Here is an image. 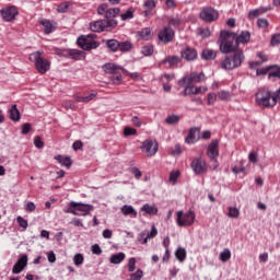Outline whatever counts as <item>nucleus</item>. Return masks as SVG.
<instances>
[{
  "label": "nucleus",
  "instance_id": "20e7f679",
  "mask_svg": "<svg viewBox=\"0 0 280 280\" xmlns=\"http://www.w3.org/2000/svg\"><path fill=\"white\" fill-rule=\"evenodd\" d=\"M31 62L35 63L38 73L45 74L46 71L51 69V61L43 58V51L37 50L30 55Z\"/></svg>",
  "mask_w": 280,
  "mask_h": 280
},
{
  "label": "nucleus",
  "instance_id": "9b49d317",
  "mask_svg": "<svg viewBox=\"0 0 280 280\" xmlns=\"http://www.w3.org/2000/svg\"><path fill=\"white\" fill-rule=\"evenodd\" d=\"M220 147V141L212 140L208 147L207 155L211 160V162L214 164V170L218 167V160L217 158L220 156V151H218V148Z\"/></svg>",
  "mask_w": 280,
  "mask_h": 280
},
{
  "label": "nucleus",
  "instance_id": "6e6552de",
  "mask_svg": "<svg viewBox=\"0 0 280 280\" xmlns=\"http://www.w3.org/2000/svg\"><path fill=\"white\" fill-rule=\"evenodd\" d=\"M77 45L81 47L84 51H91V49H97L100 47V43L93 40L91 35L88 36H80L77 39Z\"/></svg>",
  "mask_w": 280,
  "mask_h": 280
},
{
  "label": "nucleus",
  "instance_id": "f8f14e48",
  "mask_svg": "<svg viewBox=\"0 0 280 280\" xmlns=\"http://www.w3.org/2000/svg\"><path fill=\"white\" fill-rule=\"evenodd\" d=\"M218 11L211 7L203 8L200 12V19L206 23H213V21H218Z\"/></svg>",
  "mask_w": 280,
  "mask_h": 280
},
{
  "label": "nucleus",
  "instance_id": "79ce46f5",
  "mask_svg": "<svg viewBox=\"0 0 280 280\" xmlns=\"http://www.w3.org/2000/svg\"><path fill=\"white\" fill-rule=\"evenodd\" d=\"M180 23H183V20L178 16L168 18V25H171L172 27H179Z\"/></svg>",
  "mask_w": 280,
  "mask_h": 280
},
{
  "label": "nucleus",
  "instance_id": "473e14b6",
  "mask_svg": "<svg viewBox=\"0 0 280 280\" xmlns=\"http://www.w3.org/2000/svg\"><path fill=\"white\" fill-rule=\"evenodd\" d=\"M141 211H144V213H148L149 215H156V213H159V209H156V207L148 203L141 208Z\"/></svg>",
  "mask_w": 280,
  "mask_h": 280
},
{
  "label": "nucleus",
  "instance_id": "774afa93",
  "mask_svg": "<svg viewBox=\"0 0 280 280\" xmlns=\"http://www.w3.org/2000/svg\"><path fill=\"white\" fill-rule=\"evenodd\" d=\"M92 253L93 255H102V247L97 244L92 245Z\"/></svg>",
  "mask_w": 280,
  "mask_h": 280
},
{
  "label": "nucleus",
  "instance_id": "2eb2a0df",
  "mask_svg": "<svg viewBox=\"0 0 280 280\" xmlns=\"http://www.w3.org/2000/svg\"><path fill=\"white\" fill-rule=\"evenodd\" d=\"M202 80H205V73L203 72H192L190 73V75L188 77H184L183 80L179 82V84L182 86H185V84L189 85V84H194L198 83V82H202Z\"/></svg>",
  "mask_w": 280,
  "mask_h": 280
},
{
  "label": "nucleus",
  "instance_id": "f257e3e1",
  "mask_svg": "<svg viewBox=\"0 0 280 280\" xmlns=\"http://www.w3.org/2000/svg\"><path fill=\"white\" fill-rule=\"evenodd\" d=\"M280 102V90L272 93L268 90H260L256 93V104L259 108H272Z\"/></svg>",
  "mask_w": 280,
  "mask_h": 280
},
{
  "label": "nucleus",
  "instance_id": "de8ad7c7",
  "mask_svg": "<svg viewBox=\"0 0 280 280\" xmlns=\"http://www.w3.org/2000/svg\"><path fill=\"white\" fill-rule=\"evenodd\" d=\"M199 36L201 38H209V36H211V30H209V27L206 28H199Z\"/></svg>",
  "mask_w": 280,
  "mask_h": 280
},
{
  "label": "nucleus",
  "instance_id": "dca6fc26",
  "mask_svg": "<svg viewBox=\"0 0 280 280\" xmlns=\"http://www.w3.org/2000/svg\"><path fill=\"white\" fill-rule=\"evenodd\" d=\"M141 150L142 152H145L147 156H154V154L159 152V143L152 140H147L142 143Z\"/></svg>",
  "mask_w": 280,
  "mask_h": 280
},
{
  "label": "nucleus",
  "instance_id": "4d7b16f0",
  "mask_svg": "<svg viewBox=\"0 0 280 280\" xmlns=\"http://www.w3.org/2000/svg\"><path fill=\"white\" fill-rule=\"evenodd\" d=\"M62 106L66 108V110H73V108H75V103H73V101H65Z\"/></svg>",
  "mask_w": 280,
  "mask_h": 280
},
{
  "label": "nucleus",
  "instance_id": "49530a36",
  "mask_svg": "<svg viewBox=\"0 0 280 280\" xmlns=\"http://www.w3.org/2000/svg\"><path fill=\"white\" fill-rule=\"evenodd\" d=\"M73 264L74 266H82V264H84V256L82 254H77L73 257Z\"/></svg>",
  "mask_w": 280,
  "mask_h": 280
},
{
  "label": "nucleus",
  "instance_id": "5fc2aeb1",
  "mask_svg": "<svg viewBox=\"0 0 280 280\" xmlns=\"http://www.w3.org/2000/svg\"><path fill=\"white\" fill-rule=\"evenodd\" d=\"M171 154L173 156H180V154H183V148L180 147V144H176L175 148L172 150Z\"/></svg>",
  "mask_w": 280,
  "mask_h": 280
},
{
  "label": "nucleus",
  "instance_id": "6e6d98bb",
  "mask_svg": "<svg viewBox=\"0 0 280 280\" xmlns=\"http://www.w3.org/2000/svg\"><path fill=\"white\" fill-rule=\"evenodd\" d=\"M257 25H258V27L266 30V27H268L270 25V22H268V20H266V19H258Z\"/></svg>",
  "mask_w": 280,
  "mask_h": 280
},
{
  "label": "nucleus",
  "instance_id": "a19ab883",
  "mask_svg": "<svg viewBox=\"0 0 280 280\" xmlns=\"http://www.w3.org/2000/svg\"><path fill=\"white\" fill-rule=\"evenodd\" d=\"M180 121V116L178 115H171L165 119V122L170 126H174V124H178Z\"/></svg>",
  "mask_w": 280,
  "mask_h": 280
},
{
  "label": "nucleus",
  "instance_id": "603ef678",
  "mask_svg": "<svg viewBox=\"0 0 280 280\" xmlns=\"http://www.w3.org/2000/svg\"><path fill=\"white\" fill-rule=\"evenodd\" d=\"M131 280H141L143 279V270L138 269L135 273L130 276Z\"/></svg>",
  "mask_w": 280,
  "mask_h": 280
},
{
  "label": "nucleus",
  "instance_id": "412c9836",
  "mask_svg": "<svg viewBox=\"0 0 280 280\" xmlns=\"http://www.w3.org/2000/svg\"><path fill=\"white\" fill-rule=\"evenodd\" d=\"M198 135H200V128L198 127H192L190 128L188 136L186 137V143H196V141H198L199 137Z\"/></svg>",
  "mask_w": 280,
  "mask_h": 280
},
{
  "label": "nucleus",
  "instance_id": "bf43d9fd",
  "mask_svg": "<svg viewBox=\"0 0 280 280\" xmlns=\"http://www.w3.org/2000/svg\"><path fill=\"white\" fill-rule=\"evenodd\" d=\"M108 11V4H101L98 8H97V14L100 15H106V12Z\"/></svg>",
  "mask_w": 280,
  "mask_h": 280
},
{
  "label": "nucleus",
  "instance_id": "2f4dec72",
  "mask_svg": "<svg viewBox=\"0 0 280 280\" xmlns=\"http://www.w3.org/2000/svg\"><path fill=\"white\" fill-rule=\"evenodd\" d=\"M10 119L12 121H19L21 119V112H19L16 105H13L10 109Z\"/></svg>",
  "mask_w": 280,
  "mask_h": 280
},
{
  "label": "nucleus",
  "instance_id": "e2e57ef3",
  "mask_svg": "<svg viewBox=\"0 0 280 280\" xmlns=\"http://www.w3.org/2000/svg\"><path fill=\"white\" fill-rule=\"evenodd\" d=\"M16 222L22 229H27L28 226L27 220L23 219V217H18Z\"/></svg>",
  "mask_w": 280,
  "mask_h": 280
},
{
  "label": "nucleus",
  "instance_id": "4c0bfd02",
  "mask_svg": "<svg viewBox=\"0 0 280 280\" xmlns=\"http://www.w3.org/2000/svg\"><path fill=\"white\" fill-rule=\"evenodd\" d=\"M141 54L143 56H152L154 54V46L153 45H145L141 48Z\"/></svg>",
  "mask_w": 280,
  "mask_h": 280
},
{
  "label": "nucleus",
  "instance_id": "393cba45",
  "mask_svg": "<svg viewBox=\"0 0 280 280\" xmlns=\"http://www.w3.org/2000/svg\"><path fill=\"white\" fill-rule=\"evenodd\" d=\"M103 43H105L106 47L109 49V51H113V54H116V51H119V40L106 39V40H103Z\"/></svg>",
  "mask_w": 280,
  "mask_h": 280
},
{
  "label": "nucleus",
  "instance_id": "4be33fe9",
  "mask_svg": "<svg viewBox=\"0 0 280 280\" xmlns=\"http://www.w3.org/2000/svg\"><path fill=\"white\" fill-rule=\"evenodd\" d=\"M236 45H246L250 42V32L244 31L238 36L235 35Z\"/></svg>",
  "mask_w": 280,
  "mask_h": 280
},
{
  "label": "nucleus",
  "instance_id": "a18cd8bd",
  "mask_svg": "<svg viewBox=\"0 0 280 280\" xmlns=\"http://www.w3.org/2000/svg\"><path fill=\"white\" fill-rule=\"evenodd\" d=\"M218 100V94L217 93H209L207 96V102L209 106H213Z\"/></svg>",
  "mask_w": 280,
  "mask_h": 280
},
{
  "label": "nucleus",
  "instance_id": "69168bd1",
  "mask_svg": "<svg viewBox=\"0 0 280 280\" xmlns=\"http://www.w3.org/2000/svg\"><path fill=\"white\" fill-rule=\"evenodd\" d=\"M131 174H133V176H135V178H137V180H139V178H141L143 176V174L141 173V171L138 167H132Z\"/></svg>",
  "mask_w": 280,
  "mask_h": 280
},
{
  "label": "nucleus",
  "instance_id": "72a5a7b5",
  "mask_svg": "<svg viewBox=\"0 0 280 280\" xmlns=\"http://www.w3.org/2000/svg\"><path fill=\"white\" fill-rule=\"evenodd\" d=\"M175 257L180 262L185 261V259H187V250H185L183 247L177 248L175 252Z\"/></svg>",
  "mask_w": 280,
  "mask_h": 280
},
{
  "label": "nucleus",
  "instance_id": "f704fd0d",
  "mask_svg": "<svg viewBox=\"0 0 280 280\" xmlns=\"http://www.w3.org/2000/svg\"><path fill=\"white\" fill-rule=\"evenodd\" d=\"M40 24L44 27L45 34H51L54 32V24H51V21L49 20H43Z\"/></svg>",
  "mask_w": 280,
  "mask_h": 280
},
{
  "label": "nucleus",
  "instance_id": "a878e982",
  "mask_svg": "<svg viewBox=\"0 0 280 280\" xmlns=\"http://www.w3.org/2000/svg\"><path fill=\"white\" fill-rule=\"evenodd\" d=\"M268 8H259V9H255L249 11L248 13V19L249 21H253V19H257V16H261V14H266V12H268Z\"/></svg>",
  "mask_w": 280,
  "mask_h": 280
},
{
  "label": "nucleus",
  "instance_id": "8fccbe9b",
  "mask_svg": "<svg viewBox=\"0 0 280 280\" xmlns=\"http://www.w3.org/2000/svg\"><path fill=\"white\" fill-rule=\"evenodd\" d=\"M165 62H168V65H171V67H174V65H178V62H180V59L177 56L167 57L165 59Z\"/></svg>",
  "mask_w": 280,
  "mask_h": 280
},
{
  "label": "nucleus",
  "instance_id": "37998d69",
  "mask_svg": "<svg viewBox=\"0 0 280 280\" xmlns=\"http://www.w3.org/2000/svg\"><path fill=\"white\" fill-rule=\"evenodd\" d=\"M269 78H278L280 80V67L271 66V71L269 72Z\"/></svg>",
  "mask_w": 280,
  "mask_h": 280
},
{
  "label": "nucleus",
  "instance_id": "ea45409f",
  "mask_svg": "<svg viewBox=\"0 0 280 280\" xmlns=\"http://www.w3.org/2000/svg\"><path fill=\"white\" fill-rule=\"evenodd\" d=\"M218 97L222 102H229V100H231V93L229 91L222 90L218 93Z\"/></svg>",
  "mask_w": 280,
  "mask_h": 280
},
{
  "label": "nucleus",
  "instance_id": "6ab92c4d",
  "mask_svg": "<svg viewBox=\"0 0 280 280\" xmlns=\"http://www.w3.org/2000/svg\"><path fill=\"white\" fill-rule=\"evenodd\" d=\"M182 58L187 60V62H191L198 58V51L195 48L187 46L184 50H182Z\"/></svg>",
  "mask_w": 280,
  "mask_h": 280
},
{
  "label": "nucleus",
  "instance_id": "0eeeda50",
  "mask_svg": "<svg viewBox=\"0 0 280 280\" xmlns=\"http://www.w3.org/2000/svg\"><path fill=\"white\" fill-rule=\"evenodd\" d=\"M103 69L105 71V73H110L112 74V82L114 84H120L122 82V77H121V72H119V70H121V67H118L115 63H105L103 66Z\"/></svg>",
  "mask_w": 280,
  "mask_h": 280
},
{
  "label": "nucleus",
  "instance_id": "cd10ccee",
  "mask_svg": "<svg viewBox=\"0 0 280 280\" xmlns=\"http://www.w3.org/2000/svg\"><path fill=\"white\" fill-rule=\"evenodd\" d=\"M218 56V52L213 49H203L201 54V58L203 60H215V57Z\"/></svg>",
  "mask_w": 280,
  "mask_h": 280
},
{
  "label": "nucleus",
  "instance_id": "680f3d73",
  "mask_svg": "<svg viewBox=\"0 0 280 280\" xmlns=\"http://www.w3.org/2000/svg\"><path fill=\"white\" fill-rule=\"evenodd\" d=\"M136 266H137V259L136 258H130L129 262H128L129 272H135Z\"/></svg>",
  "mask_w": 280,
  "mask_h": 280
},
{
  "label": "nucleus",
  "instance_id": "338daca9",
  "mask_svg": "<svg viewBox=\"0 0 280 280\" xmlns=\"http://www.w3.org/2000/svg\"><path fill=\"white\" fill-rule=\"evenodd\" d=\"M32 130V125L28 122H25L22 126V135H30V131Z\"/></svg>",
  "mask_w": 280,
  "mask_h": 280
},
{
  "label": "nucleus",
  "instance_id": "c03bdc74",
  "mask_svg": "<svg viewBox=\"0 0 280 280\" xmlns=\"http://www.w3.org/2000/svg\"><path fill=\"white\" fill-rule=\"evenodd\" d=\"M228 215L229 218H240V210L236 207H230Z\"/></svg>",
  "mask_w": 280,
  "mask_h": 280
},
{
  "label": "nucleus",
  "instance_id": "c85d7f7f",
  "mask_svg": "<svg viewBox=\"0 0 280 280\" xmlns=\"http://www.w3.org/2000/svg\"><path fill=\"white\" fill-rule=\"evenodd\" d=\"M124 215H130L131 218H137V210L132 206L125 205L120 209Z\"/></svg>",
  "mask_w": 280,
  "mask_h": 280
},
{
  "label": "nucleus",
  "instance_id": "c9c22d12",
  "mask_svg": "<svg viewBox=\"0 0 280 280\" xmlns=\"http://www.w3.org/2000/svg\"><path fill=\"white\" fill-rule=\"evenodd\" d=\"M121 21H128L130 19H135V9L129 8L125 13L120 15Z\"/></svg>",
  "mask_w": 280,
  "mask_h": 280
},
{
  "label": "nucleus",
  "instance_id": "423d86ee",
  "mask_svg": "<svg viewBox=\"0 0 280 280\" xmlns=\"http://www.w3.org/2000/svg\"><path fill=\"white\" fill-rule=\"evenodd\" d=\"M117 27V22L115 20H98L92 24H90V30L92 32H104L105 30L108 32Z\"/></svg>",
  "mask_w": 280,
  "mask_h": 280
},
{
  "label": "nucleus",
  "instance_id": "0e129e2a",
  "mask_svg": "<svg viewBox=\"0 0 280 280\" xmlns=\"http://www.w3.org/2000/svg\"><path fill=\"white\" fill-rule=\"evenodd\" d=\"M180 176V172L176 171V172H171L170 174V182L171 183H176V180H178Z\"/></svg>",
  "mask_w": 280,
  "mask_h": 280
},
{
  "label": "nucleus",
  "instance_id": "b1692460",
  "mask_svg": "<svg viewBox=\"0 0 280 280\" xmlns=\"http://www.w3.org/2000/svg\"><path fill=\"white\" fill-rule=\"evenodd\" d=\"M137 36L141 40H151L152 39V28H150V27L142 28L141 31H139L137 33Z\"/></svg>",
  "mask_w": 280,
  "mask_h": 280
},
{
  "label": "nucleus",
  "instance_id": "7c9ffc66",
  "mask_svg": "<svg viewBox=\"0 0 280 280\" xmlns=\"http://www.w3.org/2000/svg\"><path fill=\"white\" fill-rule=\"evenodd\" d=\"M119 12H121V10H119V8H114V9H107L106 13H105V21H113V19H115V16H117V14H119Z\"/></svg>",
  "mask_w": 280,
  "mask_h": 280
},
{
  "label": "nucleus",
  "instance_id": "3c124183",
  "mask_svg": "<svg viewBox=\"0 0 280 280\" xmlns=\"http://www.w3.org/2000/svg\"><path fill=\"white\" fill-rule=\"evenodd\" d=\"M69 10V2H62L57 7V12L65 14Z\"/></svg>",
  "mask_w": 280,
  "mask_h": 280
},
{
  "label": "nucleus",
  "instance_id": "09e8293b",
  "mask_svg": "<svg viewBox=\"0 0 280 280\" xmlns=\"http://www.w3.org/2000/svg\"><path fill=\"white\" fill-rule=\"evenodd\" d=\"M34 145L38 150H42V148H45V142H43V139H40V136H36L34 139Z\"/></svg>",
  "mask_w": 280,
  "mask_h": 280
},
{
  "label": "nucleus",
  "instance_id": "5701e85b",
  "mask_svg": "<svg viewBox=\"0 0 280 280\" xmlns=\"http://www.w3.org/2000/svg\"><path fill=\"white\" fill-rule=\"evenodd\" d=\"M198 93H202V88L186 85L185 90L180 93V95H183L184 97H187V95H198Z\"/></svg>",
  "mask_w": 280,
  "mask_h": 280
},
{
  "label": "nucleus",
  "instance_id": "39448f33",
  "mask_svg": "<svg viewBox=\"0 0 280 280\" xmlns=\"http://www.w3.org/2000/svg\"><path fill=\"white\" fill-rule=\"evenodd\" d=\"M93 211V206L86 205V203H80L75 201H71L68 205V209L66 210V213H72V215H89Z\"/></svg>",
  "mask_w": 280,
  "mask_h": 280
},
{
  "label": "nucleus",
  "instance_id": "1a4fd4ad",
  "mask_svg": "<svg viewBox=\"0 0 280 280\" xmlns=\"http://www.w3.org/2000/svg\"><path fill=\"white\" fill-rule=\"evenodd\" d=\"M196 220V213L189 210L188 212L178 211L176 222L178 226H191Z\"/></svg>",
  "mask_w": 280,
  "mask_h": 280
},
{
  "label": "nucleus",
  "instance_id": "13d9d810",
  "mask_svg": "<svg viewBox=\"0 0 280 280\" xmlns=\"http://www.w3.org/2000/svg\"><path fill=\"white\" fill-rule=\"evenodd\" d=\"M270 43L272 47H277V45H280V34L272 35Z\"/></svg>",
  "mask_w": 280,
  "mask_h": 280
},
{
  "label": "nucleus",
  "instance_id": "bb28decb",
  "mask_svg": "<svg viewBox=\"0 0 280 280\" xmlns=\"http://www.w3.org/2000/svg\"><path fill=\"white\" fill-rule=\"evenodd\" d=\"M56 161H58V163H60V165H62L63 167H71V165L73 164V162L71 161V158L69 156H63V155H57L55 156Z\"/></svg>",
  "mask_w": 280,
  "mask_h": 280
},
{
  "label": "nucleus",
  "instance_id": "a211bd4d",
  "mask_svg": "<svg viewBox=\"0 0 280 280\" xmlns=\"http://www.w3.org/2000/svg\"><path fill=\"white\" fill-rule=\"evenodd\" d=\"M191 168L195 174H205L207 172V162L202 159H195L191 162Z\"/></svg>",
  "mask_w": 280,
  "mask_h": 280
},
{
  "label": "nucleus",
  "instance_id": "ddd939ff",
  "mask_svg": "<svg viewBox=\"0 0 280 280\" xmlns=\"http://www.w3.org/2000/svg\"><path fill=\"white\" fill-rule=\"evenodd\" d=\"M59 56H63V58H71V60H82V58H85L84 51L78 49L60 50Z\"/></svg>",
  "mask_w": 280,
  "mask_h": 280
},
{
  "label": "nucleus",
  "instance_id": "9d476101",
  "mask_svg": "<svg viewBox=\"0 0 280 280\" xmlns=\"http://www.w3.org/2000/svg\"><path fill=\"white\" fill-rule=\"evenodd\" d=\"M174 28L171 26H164L158 34L159 42L164 45L172 43V40H174Z\"/></svg>",
  "mask_w": 280,
  "mask_h": 280
},
{
  "label": "nucleus",
  "instance_id": "864d4df0",
  "mask_svg": "<svg viewBox=\"0 0 280 280\" xmlns=\"http://www.w3.org/2000/svg\"><path fill=\"white\" fill-rule=\"evenodd\" d=\"M124 135L125 137H132V135H137V129L132 127H125Z\"/></svg>",
  "mask_w": 280,
  "mask_h": 280
},
{
  "label": "nucleus",
  "instance_id": "c756f323",
  "mask_svg": "<svg viewBox=\"0 0 280 280\" xmlns=\"http://www.w3.org/2000/svg\"><path fill=\"white\" fill-rule=\"evenodd\" d=\"M124 259H126V254L124 253H118V254H114L110 256L109 261L110 264H121L124 261Z\"/></svg>",
  "mask_w": 280,
  "mask_h": 280
},
{
  "label": "nucleus",
  "instance_id": "aec40b11",
  "mask_svg": "<svg viewBox=\"0 0 280 280\" xmlns=\"http://www.w3.org/2000/svg\"><path fill=\"white\" fill-rule=\"evenodd\" d=\"M142 8L144 10V16H154V10L156 9V0H145Z\"/></svg>",
  "mask_w": 280,
  "mask_h": 280
},
{
  "label": "nucleus",
  "instance_id": "7ed1b4c3",
  "mask_svg": "<svg viewBox=\"0 0 280 280\" xmlns=\"http://www.w3.org/2000/svg\"><path fill=\"white\" fill-rule=\"evenodd\" d=\"M246 60L243 50H236L233 55L225 57L222 61L221 67L225 69V71H233V69H240L242 67V62Z\"/></svg>",
  "mask_w": 280,
  "mask_h": 280
},
{
  "label": "nucleus",
  "instance_id": "e433bc0d",
  "mask_svg": "<svg viewBox=\"0 0 280 280\" xmlns=\"http://www.w3.org/2000/svg\"><path fill=\"white\" fill-rule=\"evenodd\" d=\"M132 49V43L126 40V42H119L118 51H130Z\"/></svg>",
  "mask_w": 280,
  "mask_h": 280
},
{
  "label": "nucleus",
  "instance_id": "f03ea898",
  "mask_svg": "<svg viewBox=\"0 0 280 280\" xmlns=\"http://www.w3.org/2000/svg\"><path fill=\"white\" fill-rule=\"evenodd\" d=\"M218 43L221 54H233V51H237L235 33H231L229 31H221Z\"/></svg>",
  "mask_w": 280,
  "mask_h": 280
},
{
  "label": "nucleus",
  "instance_id": "f3484780",
  "mask_svg": "<svg viewBox=\"0 0 280 280\" xmlns=\"http://www.w3.org/2000/svg\"><path fill=\"white\" fill-rule=\"evenodd\" d=\"M26 267H27V255L24 254L18 259V261L13 266L12 273L21 275V272H23V270H25Z\"/></svg>",
  "mask_w": 280,
  "mask_h": 280
},
{
  "label": "nucleus",
  "instance_id": "4468645a",
  "mask_svg": "<svg viewBox=\"0 0 280 280\" xmlns=\"http://www.w3.org/2000/svg\"><path fill=\"white\" fill-rule=\"evenodd\" d=\"M18 15L19 10L16 9V7H7L1 10V16L7 23L14 21Z\"/></svg>",
  "mask_w": 280,
  "mask_h": 280
},
{
  "label": "nucleus",
  "instance_id": "052dcab7",
  "mask_svg": "<svg viewBox=\"0 0 280 280\" xmlns=\"http://www.w3.org/2000/svg\"><path fill=\"white\" fill-rule=\"evenodd\" d=\"M25 211L28 213L36 211V205L33 201H28L25 206Z\"/></svg>",
  "mask_w": 280,
  "mask_h": 280
},
{
  "label": "nucleus",
  "instance_id": "58836bf2",
  "mask_svg": "<svg viewBox=\"0 0 280 280\" xmlns=\"http://www.w3.org/2000/svg\"><path fill=\"white\" fill-rule=\"evenodd\" d=\"M220 259L225 264V261H229L231 259V249L225 248L220 253Z\"/></svg>",
  "mask_w": 280,
  "mask_h": 280
}]
</instances>
